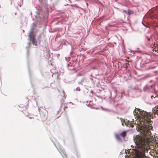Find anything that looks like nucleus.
Masks as SVG:
<instances>
[{"mask_svg":"<svg viewBox=\"0 0 158 158\" xmlns=\"http://www.w3.org/2000/svg\"><path fill=\"white\" fill-rule=\"evenodd\" d=\"M70 103H71L72 104H73V103H72V102H69Z\"/></svg>","mask_w":158,"mask_h":158,"instance_id":"obj_21","label":"nucleus"},{"mask_svg":"<svg viewBox=\"0 0 158 158\" xmlns=\"http://www.w3.org/2000/svg\"><path fill=\"white\" fill-rule=\"evenodd\" d=\"M150 89L149 86L148 85H146L144 88V90L145 91H147V90Z\"/></svg>","mask_w":158,"mask_h":158,"instance_id":"obj_11","label":"nucleus"},{"mask_svg":"<svg viewBox=\"0 0 158 158\" xmlns=\"http://www.w3.org/2000/svg\"><path fill=\"white\" fill-rule=\"evenodd\" d=\"M123 12L127 14V10H124L123 11Z\"/></svg>","mask_w":158,"mask_h":158,"instance_id":"obj_16","label":"nucleus"},{"mask_svg":"<svg viewBox=\"0 0 158 158\" xmlns=\"http://www.w3.org/2000/svg\"><path fill=\"white\" fill-rule=\"evenodd\" d=\"M120 135L118 134H116L115 135V137L117 140L121 142L122 141V139L120 137Z\"/></svg>","mask_w":158,"mask_h":158,"instance_id":"obj_6","label":"nucleus"},{"mask_svg":"<svg viewBox=\"0 0 158 158\" xmlns=\"http://www.w3.org/2000/svg\"><path fill=\"white\" fill-rule=\"evenodd\" d=\"M23 32H24V30H23Z\"/></svg>","mask_w":158,"mask_h":158,"instance_id":"obj_26","label":"nucleus"},{"mask_svg":"<svg viewBox=\"0 0 158 158\" xmlns=\"http://www.w3.org/2000/svg\"><path fill=\"white\" fill-rule=\"evenodd\" d=\"M122 125H123V123H122Z\"/></svg>","mask_w":158,"mask_h":158,"instance_id":"obj_23","label":"nucleus"},{"mask_svg":"<svg viewBox=\"0 0 158 158\" xmlns=\"http://www.w3.org/2000/svg\"><path fill=\"white\" fill-rule=\"evenodd\" d=\"M74 66V65L70 62H69L67 64L68 68L70 70H74L75 69Z\"/></svg>","mask_w":158,"mask_h":158,"instance_id":"obj_5","label":"nucleus"},{"mask_svg":"<svg viewBox=\"0 0 158 158\" xmlns=\"http://www.w3.org/2000/svg\"><path fill=\"white\" fill-rule=\"evenodd\" d=\"M133 112L134 114L135 112V114H140L141 115L142 118L146 122L148 123L150 122V119L151 117V115L150 112L148 113L147 112L138 108H136L134 110Z\"/></svg>","mask_w":158,"mask_h":158,"instance_id":"obj_2","label":"nucleus"},{"mask_svg":"<svg viewBox=\"0 0 158 158\" xmlns=\"http://www.w3.org/2000/svg\"><path fill=\"white\" fill-rule=\"evenodd\" d=\"M133 11L131 10H127V14L128 15H130L131 14H133Z\"/></svg>","mask_w":158,"mask_h":158,"instance_id":"obj_12","label":"nucleus"},{"mask_svg":"<svg viewBox=\"0 0 158 158\" xmlns=\"http://www.w3.org/2000/svg\"><path fill=\"white\" fill-rule=\"evenodd\" d=\"M148 38V41L146 42V45L148 47L153 48L155 44V43L153 42L152 40H151L149 38Z\"/></svg>","mask_w":158,"mask_h":158,"instance_id":"obj_4","label":"nucleus"},{"mask_svg":"<svg viewBox=\"0 0 158 158\" xmlns=\"http://www.w3.org/2000/svg\"><path fill=\"white\" fill-rule=\"evenodd\" d=\"M154 93L155 94V95H152L151 96V98H155L156 97H157L158 96V94H157V92L156 91H155L154 92Z\"/></svg>","mask_w":158,"mask_h":158,"instance_id":"obj_9","label":"nucleus"},{"mask_svg":"<svg viewBox=\"0 0 158 158\" xmlns=\"http://www.w3.org/2000/svg\"><path fill=\"white\" fill-rule=\"evenodd\" d=\"M76 90L78 91H80V87H77L76 89Z\"/></svg>","mask_w":158,"mask_h":158,"instance_id":"obj_15","label":"nucleus"},{"mask_svg":"<svg viewBox=\"0 0 158 158\" xmlns=\"http://www.w3.org/2000/svg\"><path fill=\"white\" fill-rule=\"evenodd\" d=\"M121 122H122V120L121 118Z\"/></svg>","mask_w":158,"mask_h":158,"instance_id":"obj_25","label":"nucleus"},{"mask_svg":"<svg viewBox=\"0 0 158 158\" xmlns=\"http://www.w3.org/2000/svg\"><path fill=\"white\" fill-rule=\"evenodd\" d=\"M63 94H64V91L63 90Z\"/></svg>","mask_w":158,"mask_h":158,"instance_id":"obj_24","label":"nucleus"},{"mask_svg":"<svg viewBox=\"0 0 158 158\" xmlns=\"http://www.w3.org/2000/svg\"><path fill=\"white\" fill-rule=\"evenodd\" d=\"M151 134L149 129H146L143 133L145 138L139 135H136L134 138V141L136 148L139 149L138 150V152L143 155L145 154V151L146 150L145 146L148 144V142L147 139L150 136Z\"/></svg>","mask_w":158,"mask_h":158,"instance_id":"obj_1","label":"nucleus"},{"mask_svg":"<svg viewBox=\"0 0 158 158\" xmlns=\"http://www.w3.org/2000/svg\"><path fill=\"white\" fill-rule=\"evenodd\" d=\"M152 48L153 49L152 50L153 51H156L157 52H158V44H155L154 47Z\"/></svg>","mask_w":158,"mask_h":158,"instance_id":"obj_7","label":"nucleus"},{"mask_svg":"<svg viewBox=\"0 0 158 158\" xmlns=\"http://www.w3.org/2000/svg\"><path fill=\"white\" fill-rule=\"evenodd\" d=\"M30 43H29L27 46V47H26V49H27V55H28V48L29 47V46H30Z\"/></svg>","mask_w":158,"mask_h":158,"instance_id":"obj_13","label":"nucleus"},{"mask_svg":"<svg viewBox=\"0 0 158 158\" xmlns=\"http://www.w3.org/2000/svg\"><path fill=\"white\" fill-rule=\"evenodd\" d=\"M127 135V132L126 131H123L120 134V135H121L124 138Z\"/></svg>","mask_w":158,"mask_h":158,"instance_id":"obj_8","label":"nucleus"},{"mask_svg":"<svg viewBox=\"0 0 158 158\" xmlns=\"http://www.w3.org/2000/svg\"><path fill=\"white\" fill-rule=\"evenodd\" d=\"M152 86H153L152 85H150V86H149V87H150V88H152Z\"/></svg>","mask_w":158,"mask_h":158,"instance_id":"obj_18","label":"nucleus"},{"mask_svg":"<svg viewBox=\"0 0 158 158\" xmlns=\"http://www.w3.org/2000/svg\"><path fill=\"white\" fill-rule=\"evenodd\" d=\"M29 118H30V119H31L32 118V117H29Z\"/></svg>","mask_w":158,"mask_h":158,"instance_id":"obj_22","label":"nucleus"},{"mask_svg":"<svg viewBox=\"0 0 158 158\" xmlns=\"http://www.w3.org/2000/svg\"><path fill=\"white\" fill-rule=\"evenodd\" d=\"M104 110H106L107 111V109H102Z\"/></svg>","mask_w":158,"mask_h":158,"instance_id":"obj_20","label":"nucleus"},{"mask_svg":"<svg viewBox=\"0 0 158 158\" xmlns=\"http://www.w3.org/2000/svg\"><path fill=\"white\" fill-rule=\"evenodd\" d=\"M142 24H143V25L144 26L146 27H147V25H144V23H143V22H142Z\"/></svg>","mask_w":158,"mask_h":158,"instance_id":"obj_17","label":"nucleus"},{"mask_svg":"<svg viewBox=\"0 0 158 158\" xmlns=\"http://www.w3.org/2000/svg\"><path fill=\"white\" fill-rule=\"evenodd\" d=\"M84 81V79H82L80 81L78 82V84H81V85H83V83Z\"/></svg>","mask_w":158,"mask_h":158,"instance_id":"obj_14","label":"nucleus"},{"mask_svg":"<svg viewBox=\"0 0 158 158\" xmlns=\"http://www.w3.org/2000/svg\"><path fill=\"white\" fill-rule=\"evenodd\" d=\"M90 93H92V94H93V90H91Z\"/></svg>","mask_w":158,"mask_h":158,"instance_id":"obj_19","label":"nucleus"},{"mask_svg":"<svg viewBox=\"0 0 158 158\" xmlns=\"http://www.w3.org/2000/svg\"><path fill=\"white\" fill-rule=\"evenodd\" d=\"M28 39L35 46L37 45V43L35 39V35L33 28H32L29 32Z\"/></svg>","mask_w":158,"mask_h":158,"instance_id":"obj_3","label":"nucleus"},{"mask_svg":"<svg viewBox=\"0 0 158 158\" xmlns=\"http://www.w3.org/2000/svg\"><path fill=\"white\" fill-rule=\"evenodd\" d=\"M18 2V5L21 7L23 4V0H19Z\"/></svg>","mask_w":158,"mask_h":158,"instance_id":"obj_10","label":"nucleus"}]
</instances>
